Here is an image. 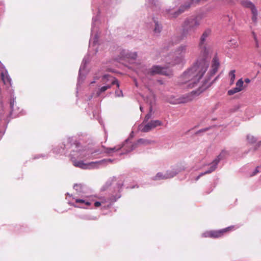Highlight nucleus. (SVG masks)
<instances>
[{"label": "nucleus", "instance_id": "13", "mask_svg": "<svg viewBox=\"0 0 261 261\" xmlns=\"http://www.w3.org/2000/svg\"><path fill=\"white\" fill-rule=\"evenodd\" d=\"M1 77L4 85L8 88V90L12 97L14 93V90L11 88V79L6 70L4 69L2 71Z\"/></svg>", "mask_w": 261, "mask_h": 261}, {"label": "nucleus", "instance_id": "38", "mask_svg": "<svg viewBox=\"0 0 261 261\" xmlns=\"http://www.w3.org/2000/svg\"><path fill=\"white\" fill-rule=\"evenodd\" d=\"M140 109L141 111H142L143 107L141 106H140Z\"/></svg>", "mask_w": 261, "mask_h": 261}, {"label": "nucleus", "instance_id": "32", "mask_svg": "<svg viewBox=\"0 0 261 261\" xmlns=\"http://www.w3.org/2000/svg\"><path fill=\"white\" fill-rule=\"evenodd\" d=\"M146 4L148 6L152 7L155 5V0H146Z\"/></svg>", "mask_w": 261, "mask_h": 261}, {"label": "nucleus", "instance_id": "26", "mask_svg": "<svg viewBox=\"0 0 261 261\" xmlns=\"http://www.w3.org/2000/svg\"><path fill=\"white\" fill-rule=\"evenodd\" d=\"M110 88H111L110 86L105 85L104 86H102L101 88L98 89L96 93L97 95L99 96L101 93L105 92L106 90Z\"/></svg>", "mask_w": 261, "mask_h": 261}, {"label": "nucleus", "instance_id": "14", "mask_svg": "<svg viewBox=\"0 0 261 261\" xmlns=\"http://www.w3.org/2000/svg\"><path fill=\"white\" fill-rule=\"evenodd\" d=\"M241 4L243 6L251 9L252 14V20L255 22L257 21V11L255 6L250 1L248 0L242 1Z\"/></svg>", "mask_w": 261, "mask_h": 261}, {"label": "nucleus", "instance_id": "8", "mask_svg": "<svg viewBox=\"0 0 261 261\" xmlns=\"http://www.w3.org/2000/svg\"><path fill=\"white\" fill-rule=\"evenodd\" d=\"M193 1L188 2L185 5H182L178 10H174V8L171 7L167 9L166 11V14L170 18H174L178 16L180 14L187 10L192 5Z\"/></svg>", "mask_w": 261, "mask_h": 261}, {"label": "nucleus", "instance_id": "35", "mask_svg": "<svg viewBox=\"0 0 261 261\" xmlns=\"http://www.w3.org/2000/svg\"><path fill=\"white\" fill-rule=\"evenodd\" d=\"M261 170V167L258 166L255 169V171L253 172L252 175H255L257 173L259 172Z\"/></svg>", "mask_w": 261, "mask_h": 261}, {"label": "nucleus", "instance_id": "40", "mask_svg": "<svg viewBox=\"0 0 261 261\" xmlns=\"http://www.w3.org/2000/svg\"><path fill=\"white\" fill-rule=\"evenodd\" d=\"M62 151H59L58 152V153H62Z\"/></svg>", "mask_w": 261, "mask_h": 261}, {"label": "nucleus", "instance_id": "2", "mask_svg": "<svg viewBox=\"0 0 261 261\" xmlns=\"http://www.w3.org/2000/svg\"><path fill=\"white\" fill-rule=\"evenodd\" d=\"M188 53V45L181 44L176 48L173 55L165 57V62L168 64L167 67L154 65L151 68L147 69L144 65H140L139 67L137 68V72L139 76L143 79V81L145 80V77H147L149 75L159 74L169 76L171 74V72L167 69V67L185 62L186 55Z\"/></svg>", "mask_w": 261, "mask_h": 261}, {"label": "nucleus", "instance_id": "15", "mask_svg": "<svg viewBox=\"0 0 261 261\" xmlns=\"http://www.w3.org/2000/svg\"><path fill=\"white\" fill-rule=\"evenodd\" d=\"M89 58L88 56H85L83 60L82 64L81 65V67H80V70H79L77 86H79L80 84H82L85 79V76L84 74H83L82 72H83V71L84 70L85 67H86V65L89 62Z\"/></svg>", "mask_w": 261, "mask_h": 261}, {"label": "nucleus", "instance_id": "33", "mask_svg": "<svg viewBox=\"0 0 261 261\" xmlns=\"http://www.w3.org/2000/svg\"><path fill=\"white\" fill-rule=\"evenodd\" d=\"M252 34L253 38H254V40L255 41L256 46L257 47H258V41H257V39L256 35L255 33L254 32H252Z\"/></svg>", "mask_w": 261, "mask_h": 261}, {"label": "nucleus", "instance_id": "34", "mask_svg": "<svg viewBox=\"0 0 261 261\" xmlns=\"http://www.w3.org/2000/svg\"><path fill=\"white\" fill-rule=\"evenodd\" d=\"M115 95L117 97L123 96V93L122 90H117L115 91Z\"/></svg>", "mask_w": 261, "mask_h": 261}, {"label": "nucleus", "instance_id": "17", "mask_svg": "<svg viewBox=\"0 0 261 261\" xmlns=\"http://www.w3.org/2000/svg\"><path fill=\"white\" fill-rule=\"evenodd\" d=\"M73 199L75 200V204H72V205L74 207L86 208L91 204V202L86 198H73Z\"/></svg>", "mask_w": 261, "mask_h": 261}, {"label": "nucleus", "instance_id": "3", "mask_svg": "<svg viewBox=\"0 0 261 261\" xmlns=\"http://www.w3.org/2000/svg\"><path fill=\"white\" fill-rule=\"evenodd\" d=\"M74 149L72 153L70 154L71 159L73 164L76 167H79L83 169H91L99 168L103 165L106 162H111L110 159L102 160L99 161L91 162L88 163H85L82 160H77L78 159H91L94 156L93 154L96 153V150L92 151L85 147H83L80 145H72Z\"/></svg>", "mask_w": 261, "mask_h": 261}, {"label": "nucleus", "instance_id": "27", "mask_svg": "<svg viewBox=\"0 0 261 261\" xmlns=\"http://www.w3.org/2000/svg\"><path fill=\"white\" fill-rule=\"evenodd\" d=\"M247 140L249 143L252 144L256 141V139L251 135H248L247 136Z\"/></svg>", "mask_w": 261, "mask_h": 261}, {"label": "nucleus", "instance_id": "5", "mask_svg": "<svg viewBox=\"0 0 261 261\" xmlns=\"http://www.w3.org/2000/svg\"><path fill=\"white\" fill-rule=\"evenodd\" d=\"M211 34V30L207 29L203 33L200 39L199 47L200 54L203 58H206L212 52L211 47L207 45V42Z\"/></svg>", "mask_w": 261, "mask_h": 261}, {"label": "nucleus", "instance_id": "4", "mask_svg": "<svg viewBox=\"0 0 261 261\" xmlns=\"http://www.w3.org/2000/svg\"><path fill=\"white\" fill-rule=\"evenodd\" d=\"M152 142L151 141L145 139H140L135 143H132L128 140H126L122 145H119L114 147L107 148L105 152L110 155H113L114 153L123 148V150L125 151V153H128L140 145H147L150 144Z\"/></svg>", "mask_w": 261, "mask_h": 261}, {"label": "nucleus", "instance_id": "24", "mask_svg": "<svg viewBox=\"0 0 261 261\" xmlns=\"http://www.w3.org/2000/svg\"><path fill=\"white\" fill-rule=\"evenodd\" d=\"M236 70H232L229 72V77L230 78V85H232L234 83L236 78Z\"/></svg>", "mask_w": 261, "mask_h": 261}, {"label": "nucleus", "instance_id": "36", "mask_svg": "<svg viewBox=\"0 0 261 261\" xmlns=\"http://www.w3.org/2000/svg\"><path fill=\"white\" fill-rule=\"evenodd\" d=\"M94 205H95V206H96V207H98V206H100V205H101V202H100V201H96V202H95L94 203Z\"/></svg>", "mask_w": 261, "mask_h": 261}, {"label": "nucleus", "instance_id": "28", "mask_svg": "<svg viewBox=\"0 0 261 261\" xmlns=\"http://www.w3.org/2000/svg\"><path fill=\"white\" fill-rule=\"evenodd\" d=\"M84 220H95L96 219V217L92 216L90 215H85L81 217Z\"/></svg>", "mask_w": 261, "mask_h": 261}, {"label": "nucleus", "instance_id": "37", "mask_svg": "<svg viewBox=\"0 0 261 261\" xmlns=\"http://www.w3.org/2000/svg\"><path fill=\"white\" fill-rule=\"evenodd\" d=\"M244 82L246 83H249L250 82V80L248 78H246L244 80Z\"/></svg>", "mask_w": 261, "mask_h": 261}, {"label": "nucleus", "instance_id": "11", "mask_svg": "<svg viewBox=\"0 0 261 261\" xmlns=\"http://www.w3.org/2000/svg\"><path fill=\"white\" fill-rule=\"evenodd\" d=\"M233 227L231 226L217 231H206L202 233V236L203 237L219 238L221 237L224 232L232 230Z\"/></svg>", "mask_w": 261, "mask_h": 261}, {"label": "nucleus", "instance_id": "39", "mask_svg": "<svg viewBox=\"0 0 261 261\" xmlns=\"http://www.w3.org/2000/svg\"><path fill=\"white\" fill-rule=\"evenodd\" d=\"M95 82V81H92V82L91 83V84H93V83H94Z\"/></svg>", "mask_w": 261, "mask_h": 261}, {"label": "nucleus", "instance_id": "6", "mask_svg": "<svg viewBox=\"0 0 261 261\" xmlns=\"http://www.w3.org/2000/svg\"><path fill=\"white\" fill-rule=\"evenodd\" d=\"M200 23V18L198 16H192L187 18L182 24L183 33L186 35L194 33Z\"/></svg>", "mask_w": 261, "mask_h": 261}, {"label": "nucleus", "instance_id": "7", "mask_svg": "<svg viewBox=\"0 0 261 261\" xmlns=\"http://www.w3.org/2000/svg\"><path fill=\"white\" fill-rule=\"evenodd\" d=\"M228 155V152L226 150H222L221 153L219 154V155L217 156V157L210 164V169L205 172L203 173H201L200 174L199 176H198L195 180H198V179L200 178V176L205 174H208L211 173L212 172L214 171L217 167V165L219 162L222 160L223 159L225 158Z\"/></svg>", "mask_w": 261, "mask_h": 261}, {"label": "nucleus", "instance_id": "1", "mask_svg": "<svg viewBox=\"0 0 261 261\" xmlns=\"http://www.w3.org/2000/svg\"><path fill=\"white\" fill-rule=\"evenodd\" d=\"M208 67V63L205 60L197 61L191 67L185 71L179 77L178 82L180 85L186 84L189 88L199 86L196 91H193L191 94L182 96L173 101H170L173 104L187 103L193 100V96L200 94L210 86V83L207 80L200 84V80L205 73Z\"/></svg>", "mask_w": 261, "mask_h": 261}, {"label": "nucleus", "instance_id": "21", "mask_svg": "<svg viewBox=\"0 0 261 261\" xmlns=\"http://www.w3.org/2000/svg\"><path fill=\"white\" fill-rule=\"evenodd\" d=\"M73 188L79 194L85 193L86 188L81 184H75Z\"/></svg>", "mask_w": 261, "mask_h": 261}, {"label": "nucleus", "instance_id": "30", "mask_svg": "<svg viewBox=\"0 0 261 261\" xmlns=\"http://www.w3.org/2000/svg\"><path fill=\"white\" fill-rule=\"evenodd\" d=\"M15 102V98L14 97L11 98V100H10V107H11L12 112L14 111V106Z\"/></svg>", "mask_w": 261, "mask_h": 261}, {"label": "nucleus", "instance_id": "16", "mask_svg": "<svg viewBox=\"0 0 261 261\" xmlns=\"http://www.w3.org/2000/svg\"><path fill=\"white\" fill-rule=\"evenodd\" d=\"M101 82L106 85L112 87V85L116 84L118 87H119L118 81L113 76L106 74L103 75L101 79Z\"/></svg>", "mask_w": 261, "mask_h": 261}, {"label": "nucleus", "instance_id": "22", "mask_svg": "<svg viewBox=\"0 0 261 261\" xmlns=\"http://www.w3.org/2000/svg\"><path fill=\"white\" fill-rule=\"evenodd\" d=\"M145 100L147 102L149 103V105H152L155 101L154 94L152 92H150L149 96H146Z\"/></svg>", "mask_w": 261, "mask_h": 261}, {"label": "nucleus", "instance_id": "18", "mask_svg": "<svg viewBox=\"0 0 261 261\" xmlns=\"http://www.w3.org/2000/svg\"><path fill=\"white\" fill-rule=\"evenodd\" d=\"M243 89L244 81L242 79H240L237 82L236 87L228 90L227 93L229 95H232L242 91Z\"/></svg>", "mask_w": 261, "mask_h": 261}, {"label": "nucleus", "instance_id": "12", "mask_svg": "<svg viewBox=\"0 0 261 261\" xmlns=\"http://www.w3.org/2000/svg\"><path fill=\"white\" fill-rule=\"evenodd\" d=\"M163 125L162 121L159 120H151L146 124H142L140 126V129L143 132H148L157 126Z\"/></svg>", "mask_w": 261, "mask_h": 261}, {"label": "nucleus", "instance_id": "31", "mask_svg": "<svg viewBox=\"0 0 261 261\" xmlns=\"http://www.w3.org/2000/svg\"><path fill=\"white\" fill-rule=\"evenodd\" d=\"M149 110H150L149 113L148 114H147L145 116V121H147L151 116V115H152V113H151L152 106H150V107H149Z\"/></svg>", "mask_w": 261, "mask_h": 261}, {"label": "nucleus", "instance_id": "23", "mask_svg": "<svg viewBox=\"0 0 261 261\" xmlns=\"http://www.w3.org/2000/svg\"><path fill=\"white\" fill-rule=\"evenodd\" d=\"M100 202H101V205L105 208L109 207L111 205V202L108 199L100 198Z\"/></svg>", "mask_w": 261, "mask_h": 261}, {"label": "nucleus", "instance_id": "29", "mask_svg": "<svg viewBox=\"0 0 261 261\" xmlns=\"http://www.w3.org/2000/svg\"><path fill=\"white\" fill-rule=\"evenodd\" d=\"M229 45L232 47L235 48L237 46H238V42L236 40L232 39V40H230Z\"/></svg>", "mask_w": 261, "mask_h": 261}, {"label": "nucleus", "instance_id": "19", "mask_svg": "<svg viewBox=\"0 0 261 261\" xmlns=\"http://www.w3.org/2000/svg\"><path fill=\"white\" fill-rule=\"evenodd\" d=\"M122 58L125 59H130L135 60L137 57V54L136 52H129L127 50H123L121 53Z\"/></svg>", "mask_w": 261, "mask_h": 261}, {"label": "nucleus", "instance_id": "20", "mask_svg": "<svg viewBox=\"0 0 261 261\" xmlns=\"http://www.w3.org/2000/svg\"><path fill=\"white\" fill-rule=\"evenodd\" d=\"M219 60L217 57H215L212 61V70L211 71V75H213L217 71L219 67Z\"/></svg>", "mask_w": 261, "mask_h": 261}, {"label": "nucleus", "instance_id": "10", "mask_svg": "<svg viewBox=\"0 0 261 261\" xmlns=\"http://www.w3.org/2000/svg\"><path fill=\"white\" fill-rule=\"evenodd\" d=\"M180 170L177 168H173L171 170H168L166 173L163 174L161 172H159L156 174V175L153 177L154 180H161V179H166L168 178H170L173 177L175 176L179 172H180Z\"/></svg>", "mask_w": 261, "mask_h": 261}, {"label": "nucleus", "instance_id": "9", "mask_svg": "<svg viewBox=\"0 0 261 261\" xmlns=\"http://www.w3.org/2000/svg\"><path fill=\"white\" fill-rule=\"evenodd\" d=\"M97 19L98 18L97 16L93 17L92 19L91 38L89 41V46L90 48L92 46H95L98 41V35L97 34V29L95 25V22Z\"/></svg>", "mask_w": 261, "mask_h": 261}, {"label": "nucleus", "instance_id": "25", "mask_svg": "<svg viewBox=\"0 0 261 261\" xmlns=\"http://www.w3.org/2000/svg\"><path fill=\"white\" fill-rule=\"evenodd\" d=\"M161 25L158 22L154 21V28L153 29L154 33L155 34H158L161 32Z\"/></svg>", "mask_w": 261, "mask_h": 261}]
</instances>
